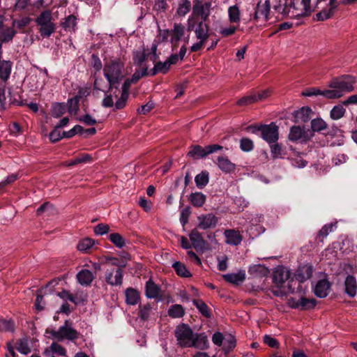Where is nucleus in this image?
<instances>
[{
  "label": "nucleus",
  "mask_w": 357,
  "mask_h": 357,
  "mask_svg": "<svg viewBox=\"0 0 357 357\" xmlns=\"http://www.w3.org/2000/svg\"><path fill=\"white\" fill-rule=\"evenodd\" d=\"M124 63L119 59H111L105 63L104 76L109 83V90L112 91L115 84H119L124 78L123 71Z\"/></svg>",
  "instance_id": "nucleus-1"
},
{
  "label": "nucleus",
  "mask_w": 357,
  "mask_h": 357,
  "mask_svg": "<svg viewBox=\"0 0 357 357\" xmlns=\"http://www.w3.org/2000/svg\"><path fill=\"white\" fill-rule=\"evenodd\" d=\"M245 130L252 134L259 135L268 144L277 142L279 139V128L274 122L270 124H251Z\"/></svg>",
  "instance_id": "nucleus-2"
},
{
  "label": "nucleus",
  "mask_w": 357,
  "mask_h": 357,
  "mask_svg": "<svg viewBox=\"0 0 357 357\" xmlns=\"http://www.w3.org/2000/svg\"><path fill=\"white\" fill-rule=\"evenodd\" d=\"M271 9V4L269 0H266L264 3L261 1L258 2L255 6V4H249L246 8L248 13L247 16L243 14V20L245 24H248L252 21L257 22L261 17H264L265 21L269 20L268 15Z\"/></svg>",
  "instance_id": "nucleus-3"
},
{
  "label": "nucleus",
  "mask_w": 357,
  "mask_h": 357,
  "mask_svg": "<svg viewBox=\"0 0 357 357\" xmlns=\"http://www.w3.org/2000/svg\"><path fill=\"white\" fill-rule=\"evenodd\" d=\"M45 333L50 334L52 339L56 340L58 342H62L64 340L74 342L79 337V333L72 327V322L68 319L57 331L47 328L45 330Z\"/></svg>",
  "instance_id": "nucleus-4"
},
{
  "label": "nucleus",
  "mask_w": 357,
  "mask_h": 357,
  "mask_svg": "<svg viewBox=\"0 0 357 357\" xmlns=\"http://www.w3.org/2000/svg\"><path fill=\"white\" fill-rule=\"evenodd\" d=\"M35 22L40 26L38 32L43 38L50 37L55 32L56 24L52 22V15L50 10L41 12Z\"/></svg>",
  "instance_id": "nucleus-5"
},
{
  "label": "nucleus",
  "mask_w": 357,
  "mask_h": 357,
  "mask_svg": "<svg viewBox=\"0 0 357 357\" xmlns=\"http://www.w3.org/2000/svg\"><path fill=\"white\" fill-rule=\"evenodd\" d=\"M354 83L355 78L353 76L345 75L339 77H333L329 82L328 86L339 91L342 96L344 93L354 91L353 84Z\"/></svg>",
  "instance_id": "nucleus-6"
},
{
  "label": "nucleus",
  "mask_w": 357,
  "mask_h": 357,
  "mask_svg": "<svg viewBox=\"0 0 357 357\" xmlns=\"http://www.w3.org/2000/svg\"><path fill=\"white\" fill-rule=\"evenodd\" d=\"M194 333L191 328L186 324L178 325L175 330V337L181 347H191Z\"/></svg>",
  "instance_id": "nucleus-7"
},
{
  "label": "nucleus",
  "mask_w": 357,
  "mask_h": 357,
  "mask_svg": "<svg viewBox=\"0 0 357 357\" xmlns=\"http://www.w3.org/2000/svg\"><path fill=\"white\" fill-rule=\"evenodd\" d=\"M290 276L291 273L289 270L282 266H278L273 272V283L276 287L281 288Z\"/></svg>",
  "instance_id": "nucleus-8"
},
{
  "label": "nucleus",
  "mask_w": 357,
  "mask_h": 357,
  "mask_svg": "<svg viewBox=\"0 0 357 357\" xmlns=\"http://www.w3.org/2000/svg\"><path fill=\"white\" fill-rule=\"evenodd\" d=\"M198 225L196 228L206 230L216 227L218 219L213 213L202 214L197 217Z\"/></svg>",
  "instance_id": "nucleus-9"
},
{
  "label": "nucleus",
  "mask_w": 357,
  "mask_h": 357,
  "mask_svg": "<svg viewBox=\"0 0 357 357\" xmlns=\"http://www.w3.org/2000/svg\"><path fill=\"white\" fill-rule=\"evenodd\" d=\"M270 94V91L268 90H264L261 92L253 93L248 96H244L239 99L237 101V105L238 106H245L254 102H257L258 100H262L266 98Z\"/></svg>",
  "instance_id": "nucleus-10"
},
{
  "label": "nucleus",
  "mask_w": 357,
  "mask_h": 357,
  "mask_svg": "<svg viewBox=\"0 0 357 357\" xmlns=\"http://www.w3.org/2000/svg\"><path fill=\"white\" fill-rule=\"evenodd\" d=\"M332 284L327 278L321 279L316 283L313 291L316 296L320 298H326L330 291Z\"/></svg>",
  "instance_id": "nucleus-11"
},
{
  "label": "nucleus",
  "mask_w": 357,
  "mask_h": 357,
  "mask_svg": "<svg viewBox=\"0 0 357 357\" xmlns=\"http://www.w3.org/2000/svg\"><path fill=\"white\" fill-rule=\"evenodd\" d=\"M190 240L192 247L197 251H204L207 245V242L202 236L197 228L193 229L189 234Z\"/></svg>",
  "instance_id": "nucleus-12"
},
{
  "label": "nucleus",
  "mask_w": 357,
  "mask_h": 357,
  "mask_svg": "<svg viewBox=\"0 0 357 357\" xmlns=\"http://www.w3.org/2000/svg\"><path fill=\"white\" fill-rule=\"evenodd\" d=\"M204 350L209 347V342L207 336L204 333H197L193 336L192 341L191 342V347Z\"/></svg>",
  "instance_id": "nucleus-13"
},
{
  "label": "nucleus",
  "mask_w": 357,
  "mask_h": 357,
  "mask_svg": "<svg viewBox=\"0 0 357 357\" xmlns=\"http://www.w3.org/2000/svg\"><path fill=\"white\" fill-rule=\"evenodd\" d=\"M344 292L351 298H354L357 292V282L354 275H349L344 281Z\"/></svg>",
  "instance_id": "nucleus-14"
},
{
  "label": "nucleus",
  "mask_w": 357,
  "mask_h": 357,
  "mask_svg": "<svg viewBox=\"0 0 357 357\" xmlns=\"http://www.w3.org/2000/svg\"><path fill=\"white\" fill-rule=\"evenodd\" d=\"M217 165L218 167L226 174L234 172L236 169V165L231 162L227 157H218Z\"/></svg>",
  "instance_id": "nucleus-15"
},
{
  "label": "nucleus",
  "mask_w": 357,
  "mask_h": 357,
  "mask_svg": "<svg viewBox=\"0 0 357 357\" xmlns=\"http://www.w3.org/2000/svg\"><path fill=\"white\" fill-rule=\"evenodd\" d=\"M225 236L226 237V243L228 245H238L243 240V237L239 231L234 229L225 230Z\"/></svg>",
  "instance_id": "nucleus-16"
},
{
  "label": "nucleus",
  "mask_w": 357,
  "mask_h": 357,
  "mask_svg": "<svg viewBox=\"0 0 357 357\" xmlns=\"http://www.w3.org/2000/svg\"><path fill=\"white\" fill-rule=\"evenodd\" d=\"M313 136V134L310 135V137L307 136V133L303 131L300 126H292L290 129V132L289 134V139L291 141L296 142L300 139H303L304 140H308L311 137Z\"/></svg>",
  "instance_id": "nucleus-17"
},
{
  "label": "nucleus",
  "mask_w": 357,
  "mask_h": 357,
  "mask_svg": "<svg viewBox=\"0 0 357 357\" xmlns=\"http://www.w3.org/2000/svg\"><path fill=\"white\" fill-rule=\"evenodd\" d=\"M312 109L308 107H303L298 110L294 111V116L296 123H306L310 119Z\"/></svg>",
  "instance_id": "nucleus-18"
},
{
  "label": "nucleus",
  "mask_w": 357,
  "mask_h": 357,
  "mask_svg": "<svg viewBox=\"0 0 357 357\" xmlns=\"http://www.w3.org/2000/svg\"><path fill=\"white\" fill-rule=\"evenodd\" d=\"M250 275L256 278L266 277L270 273L269 269L264 265L253 264L248 268Z\"/></svg>",
  "instance_id": "nucleus-19"
},
{
  "label": "nucleus",
  "mask_w": 357,
  "mask_h": 357,
  "mask_svg": "<svg viewBox=\"0 0 357 357\" xmlns=\"http://www.w3.org/2000/svg\"><path fill=\"white\" fill-rule=\"evenodd\" d=\"M188 201L197 208L202 207L206 201V195L201 192H192L188 197Z\"/></svg>",
  "instance_id": "nucleus-20"
},
{
  "label": "nucleus",
  "mask_w": 357,
  "mask_h": 357,
  "mask_svg": "<svg viewBox=\"0 0 357 357\" xmlns=\"http://www.w3.org/2000/svg\"><path fill=\"white\" fill-rule=\"evenodd\" d=\"M78 282L83 286H89L93 280L92 272L88 269H82L77 274Z\"/></svg>",
  "instance_id": "nucleus-21"
},
{
  "label": "nucleus",
  "mask_w": 357,
  "mask_h": 357,
  "mask_svg": "<svg viewBox=\"0 0 357 357\" xmlns=\"http://www.w3.org/2000/svg\"><path fill=\"white\" fill-rule=\"evenodd\" d=\"M13 63L9 60H3L0 63V79L3 82H7L10 78Z\"/></svg>",
  "instance_id": "nucleus-22"
},
{
  "label": "nucleus",
  "mask_w": 357,
  "mask_h": 357,
  "mask_svg": "<svg viewBox=\"0 0 357 357\" xmlns=\"http://www.w3.org/2000/svg\"><path fill=\"white\" fill-rule=\"evenodd\" d=\"M160 293V288L151 280L146 283V296L149 298H158Z\"/></svg>",
  "instance_id": "nucleus-23"
},
{
  "label": "nucleus",
  "mask_w": 357,
  "mask_h": 357,
  "mask_svg": "<svg viewBox=\"0 0 357 357\" xmlns=\"http://www.w3.org/2000/svg\"><path fill=\"white\" fill-rule=\"evenodd\" d=\"M222 277L229 283L238 284L239 282H243L245 280V273L243 271H240L237 273L225 274Z\"/></svg>",
  "instance_id": "nucleus-24"
},
{
  "label": "nucleus",
  "mask_w": 357,
  "mask_h": 357,
  "mask_svg": "<svg viewBox=\"0 0 357 357\" xmlns=\"http://www.w3.org/2000/svg\"><path fill=\"white\" fill-rule=\"evenodd\" d=\"M208 31L209 26L207 23L198 22L195 29L197 38L206 41L209 36Z\"/></svg>",
  "instance_id": "nucleus-25"
},
{
  "label": "nucleus",
  "mask_w": 357,
  "mask_h": 357,
  "mask_svg": "<svg viewBox=\"0 0 357 357\" xmlns=\"http://www.w3.org/2000/svg\"><path fill=\"white\" fill-rule=\"evenodd\" d=\"M125 296L126 303L130 305H136L140 298L139 292L132 287L126 289Z\"/></svg>",
  "instance_id": "nucleus-26"
},
{
  "label": "nucleus",
  "mask_w": 357,
  "mask_h": 357,
  "mask_svg": "<svg viewBox=\"0 0 357 357\" xmlns=\"http://www.w3.org/2000/svg\"><path fill=\"white\" fill-rule=\"evenodd\" d=\"M184 33V26L181 24L175 23L174 25V29L170 31V34H172V38L170 40L171 43H178Z\"/></svg>",
  "instance_id": "nucleus-27"
},
{
  "label": "nucleus",
  "mask_w": 357,
  "mask_h": 357,
  "mask_svg": "<svg viewBox=\"0 0 357 357\" xmlns=\"http://www.w3.org/2000/svg\"><path fill=\"white\" fill-rule=\"evenodd\" d=\"M206 149L200 145H192L188 155L194 159H200L207 156Z\"/></svg>",
  "instance_id": "nucleus-28"
},
{
  "label": "nucleus",
  "mask_w": 357,
  "mask_h": 357,
  "mask_svg": "<svg viewBox=\"0 0 357 357\" xmlns=\"http://www.w3.org/2000/svg\"><path fill=\"white\" fill-rule=\"evenodd\" d=\"M301 4L303 6V10L300 13L293 14L290 16L291 18L300 19L311 15L314 11L311 8V0H301Z\"/></svg>",
  "instance_id": "nucleus-29"
},
{
  "label": "nucleus",
  "mask_w": 357,
  "mask_h": 357,
  "mask_svg": "<svg viewBox=\"0 0 357 357\" xmlns=\"http://www.w3.org/2000/svg\"><path fill=\"white\" fill-rule=\"evenodd\" d=\"M195 182L198 189H204L209 182V173L206 170L201 172L195 178Z\"/></svg>",
  "instance_id": "nucleus-30"
},
{
  "label": "nucleus",
  "mask_w": 357,
  "mask_h": 357,
  "mask_svg": "<svg viewBox=\"0 0 357 357\" xmlns=\"http://www.w3.org/2000/svg\"><path fill=\"white\" fill-rule=\"evenodd\" d=\"M67 106L64 102H54L51 106V114L54 118H60L66 112Z\"/></svg>",
  "instance_id": "nucleus-31"
},
{
  "label": "nucleus",
  "mask_w": 357,
  "mask_h": 357,
  "mask_svg": "<svg viewBox=\"0 0 357 357\" xmlns=\"http://www.w3.org/2000/svg\"><path fill=\"white\" fill-rule=\"evenodd\" d=\"M64 22H61L63 29L66 31L75 32L77 26V18L74 15H70L65 17Z\"/></svg>",
  "instance_id": "nucleus-32"
},
{
  "label": "nucleus",
  "mask_w": 357,
  "mask_h": 357,
  "mask_svg": "<svg viewBox=\"0 0 357 357\" xmlns=\"http://www.w3.org/2000/svg\"><path fill=\"white\" fill-rule=\"evenodd\" d=\"M192 303L204 317L206 318H210L211 317L210 308L202 299H194Z\"/></svg>",
  "instance_id": "nucleus-33"
},
{
  "label": "nucleus",
  "mask_w": 357,
  "mask_h": 357,
  "mask_svg": "<svg viewBox=\"0 0 357 357\" xmlns=\"http://www.w3.org/2000/svg\"><path fill=\"white\" fill-rule=\"evenodd\" d=\"M172 268L176 273L181 278H190L192 276L191 273L187 269L184 264L181 261H176L172 264Z\"/></svg>",
  "instance_id": "nucleus-34"
},
{
  "label": "nucleus",
  "mask_w": 357,
  "mask_h": 357,
  "mask_svg": "<svg viewBox=\"0 0 357 357\" xmlns=\"http://www.w3.org/2000/svg\"><path fill=\"white\" fill-rule=\"evenodd\" d=\"M167 313L172 318H181L185 314V309L180 304H174L169 307Z\"/></svg>",
  "instance_id": "nucleus-35"
},
{
  "label": "nucleus",
  "mask_w": 357,
  "mask_h": 357,
  "mask_svg": "<svg viewBox=\"0 0 357 357\" xmlns=\"http://www.w3.org/2000/svg\"><path fill=\"white\" fill-rule=\"evenodd\" d=\"M17 33V31L11 27L2 30L0 33V41L3 43L11 42Z\"/></svg>",
  "instance_id": "nucleus-36"
},
{
  "label": "nucleus",
  "mask_w": 357,
  "mask_h": 357,
  "mask_svg": "<svg viewBox=\"0 0 357 357\" xmlns=\"http://www.w3.org/2000/svg\"><path fill=\"white\" fill-rule=\"evenodd\" d=\"M228 16L231 23H238L241 21V11L237 5L229 7Z\"/></svg>",
  "instance_id": "nucleus-37"
},
{
  "label": "nucleus",
  "mask_w": 357,
  "mask_h": 357,
  "mask_svg": "<svg viewBox=\"0 0 357 357\" xmlns=\"http://www.w3.org/2000/svg\"><path fill=\"white\" fill-rule=\"evenodd\" d=\"M149 54L145 52V49L142 51H134L132 54V60L134 63L139 66L142 67L143 63L148 59Z\"/></svg>",
  "instance_id": "nucleus-38"
},
{
  "label": "nucleus",
  "mask_w": 357,
  "mask_h": 357,
  "mask_svg": "<svg viewBox=\"0 0 357 357\" xmlns=\"http://www.w3.org/2000/svg\"><path fill=\"white\" fill-rule=\"evenodd\" d=\"M317 304L315 298H307L301 297L299 299V305H301V310H309L314 309Z\"/></svg>",
  "instance_id": "nucleus-39"
},
{
  "label": "nucleus",
  "mask_w": 357,
  "mask_h": 357,
  "mask_svg": "<svg viewBox=\"0 0 357 357\" xmlns=\"http://www.w3.org/2000/svg\"><path fill=\"white\" fill-rule=\"evenodd\" d=\"M16 349L22 354L26 355L29 354L31 350L29 346L28 341L26 339L20 338L16 341Z\"/></svg>",
  "instance_id": "nucleus-40"
},
{
  "label": "nucleus",
  "mask_w": 357,
  "mask_h": 357,
  "mask_svg": "<svg viewBox=\"0 0 357 357\" xmlns=\"http://www.w3.org/2000/svg\"><path fill=\"white\" fill-rule=\"evenodd\" d=\"M66 105L70 114H76L79 110V100L78 98L74 96L71 98H68Z\"/></svg>",
  "instance_id": "nucleus-41"
},
{
  "label": "nucleus",
  "mask_w": 357,
  "mask_h": 357,
  "mask_svg": "<svg viewBox=\"0 0 357 357\" xmlns=\"http://www.w3.org/2000/svg\"><path fill=\"white\" fill-rule=\"evenodd\" d=\"M271 147V154L273 158H282L286 154L285 149L278 142L269 144Z\"/></svg>",
  "instance_id": "nucleus-42"
},
{
  "label": "nucleus",
  "mask_w": 357,
  "mask_h": 357,
  "mask_svg": "<svg viewBox=\"0 0 357 357\" xmlns=\"http://www.w3.org/2000/svg\"><path fill=\"white\" fill-rule=\"evenodd\" d=\"M191 8V3L189 0H181L176 14L179 16H185Z\"/></svg>",
  "instance_id": "nucleus-43"
},
{
  "label": "nucleus",
  "mask_w": 357,
  "mask_h": 357,
  "mask_svg": "<svg viewBox=\"0 0 357 357\" xmlns=\"http://www.w3.org/2000/svg\"><path fill=\"white\" fill-rule=\"evenodd\" d=\"M326 128L327 123L321 119H314L311 121V128L313 132H321L326 130Z\"/></svg>",
  "instance_id": "nucleus-44"
},
{
  "label": "nucleus",
  "mask_w": 357,
  "mask_h": 357,
  "mask_svg": "<svg viewBox=\"0 0 357 357\" xmlns=\"http://www.w3.org/2000/svg\"><path fill=\"white\" fill-rule=\"evenodd\" d=\"M94 243L95 241L93 239L86 238L78 243L77 248L78 250L82 252H88V250L92 248Z\"/></svg>",
  "instance_id": "nucleus-45"
},
{
  "label": "nucleus",
  "mask_w": 357,
  "mask_h": 357,
  "mask_svg": "<svg viewBox=\"0 0 357 357\" xmlns=\"http://www.w3.org/2000/svg\"><path fill=\"white\" fill-rule=\"evenodd\" d=\"M236 341L235 337L231 335H229L227 338H225L222 344V349L225 353L229 354L236 347Z\"/></svg>",
  "instance_id": "nucleus-46"
},
{
  "label": "nucleus",
  "mask_w": 357,
  "mask_h": 357,
  "mask_svg": "<svg viewBox=\"0 0 357 357\" xmlns=\"http://www.w3.org/2000/svg\"><path fill=\"white\" fill-rule=\"evenodd\" d=\"M337 227V223H330L325 225L319 231L317 238L322 241V239L328 236V234L333 231V227Z\"/></svg>",
  "instance_id": "nucleus-47"
},
{
  "label": "nucleus",
  "mask_w": 357,
  "mask_h": 357,
  "mask_svg": "<svg viewBox=\"0 0 357 357\" xmlns=\"http://www.w3.org/2000/svg\"><path fill=\"white\" fill-rule=\"evenodd\" d=\"M152 309V307L151 304L147 303L146 305H139V313L138 316L139 317L143 320L146 321L149 318L150 316V312Z\"/></svg>",
  "instance_id": "nucleus-48"
},
{
  "label": "nucleus",
  "mask_w": 357,
  "mask_h": 357,
  "mask_svg": "<svg viewBox=\"0 0 357 357\" xmlns=\"http://www.w3.org/2000/svg\"><path fill=\"white\" fill-rule=\"evenodd\" d=\"M109 240L119 248L125 246V240L119 233H112L109 236Z\"/></svg>",
  "instance_id": "nucleus-49"
},
{
  "label": "nucleus",
  "mask_w": 357,
  "mask_h": 357,
  "mask_svg": "<svg viewBox=\"0 0 357 357\" xmlns=\"http://www.w3.org/2000/svg\"><path fill=\"white\" fill-rule=\"evenodd\" d=\"M254 142L248 137H243L240 140V149L244 152H250L254 149Z\"/></svg>",
  "instance_id": "nucleus-50"
},
{
  "label": "nucleus",
  "mask_w": 357,
  "mask_h": 357,
  "mask_svg": "<svg viewBox=\"0 0 357 357\" xmlns=\"http://www.w3.org/2000/svg\"><path fill=\"white\" fill-rule=\"evenodd\" d=\"M334 15V13L331 11L328 8H324L318 13H317L313 20L314 21H324L332 17Z\"/></svg>",
  "instance_id": "nucleus-51"
},
{
  "label": "nucleus",
  "mask_w": 357,
  "mask_h": 357,
  "mask_svg": "<svg viewBox=\"0 0 357 357\" xmlns=\"http://www.w3.org/2000/svg\"><path fill=\"white\" fill-rule=\"evenodd\" d=\"M345 112L346 110L342 105H335L331 111V117L334 120L340 119L344 116Z\"/></svg>",
  "instance_id": "nucleus-52"
},
{
  "label": "nucleus",
  "mask_w": 357,
  "mask_h": 357,
  "mask_svg": "<svg viewBox=\"0 0 357 357\" xmlns=\"http://www.w3.org/2000/svg\"><path fill=\"white\" fill-rule=\"evenodd\" d=\"M193 3L192 15L198 19L199 15L205 11V6L201 0H194Z\"/></svg>",
  "instance_id": "nucleus-53"
},
{
  "label": "nucleus",
  "mask_w": 357,
  "mask_h": 357,
  "mask_svg": "<svg viewBox=\"0 0 357 357\" xmlns=\"http://www.w3.org/2000/svg\"><path fill=\"white\" fill-rule=\"evenodd\" d=\"M56 295L66 302L69 301L74 303L75 305L78 304L76 297L68 290L64 289L60 292H57Z\"/></svg>",
  "instance_id": "nucleus-54"
},
{
  "label": "nucleus",
  "mask_w": 357,
  "mask_h": 357,
  "mask_svg": "<svg viewBox=\"0 0 357 357\" xmlns=\"http://www.w3.org/2000/svg\"><path fill=\"white\" fill-rule=\"evenodd\" d=\"M31 21V19L29 17H22L19 20H14L13 22V25L16 26L19 29H20L21 33H24L26 31L24 28L27 26Z\"/></svg>",
  "instance_id": "nucleus-55"
},
{
  "label": "nucleus",
  "mask_w": 357,
  "mask_h": 357,
  "mask_svg": "<svg viewBox=\"0 0 357 357\" xmlns=\"http://www.w3.org/2000/svg\"><path fill=\"white\" fill-rule=\"evenodd\" d=\"M84 130V128L80 125L75 126L72 129L68 131L63 132V137L66 139H70L78 134L82 136V131Z\"/></svg>",
  "instance_id": "nucleus-56"
},
{
  "label": "nucleus",
  "mask_w": 357,
  "mask_h": 357,
  "mask_svg": "<svg viewBox=\"0 0 357 357\" xmlns=\"http://www.w3.org/2000/svg\"><path fill=\"white\" fill-rule=\"evenodd\" d=\"M321 96L328 99H335L342 97V94L335 89L321 90Z\"/></svg>",
  "instance_id": "nucleus-57"
},
{
  "label": "nucleus",
  "mask_w": 357,
  "mask_h": 357,
  "mask_svg": "<svg viewBox=\"0 0 357 357\" xmlns=\"http://www.w3.org/2000/svg\"><path fill=\"white\" fill-rule=\"evenodd\" d=\"M0 331H14V324L10 320L0 319Z\"/></svg>",
  "instance_id": "nucleus-58"
},
{
  "label": "nucleus",
  "mask_w": 357,
  "mask_h": 357,
  "mask_svg": "<svg viewBox=\"0 0 357 357\" xmlns=\"http://www.w3.org/2000/svg\"><path fill=\"white\" fill-rule=\"evenodd\" d=\"M191 214V208L190 206H186L183 208L180 213V222L184 227L188 222V218Z\"/></svg>",
  "instance_id": "nucleus-59"
},
{
  "label": "nucleus",
  "mask_w": 357,
  "mask_h": 357,
  "mask_svg": "<svg viewBox=\"0 0 357 357\" xmlns=\"http://www.w3.org/2000/svg\"><path fill=\"white\" fill-rule=\"evenodd\" d=\"M51 350L52 353L57 354L59 356H65L66 355V349L58 344L57 342H52L50 346Z\"/></svg>",
  "instance_id": "nucleus-60"
},
{
  "label": "nucleus",
  "mask_w": 357,
  "mask_h": 357,
  "mask_svg": "<svg viewBox=\"0 0 357 357\" xmlns=\"http://www.w3.org/2000/svg\"><path fill=\"white\" fill-rule=\"evenodd\" d=\"M45 302L43 301V296L41 290H38L35 301V307L38 311H42L45 308Z\"/></svg>",
  "instance_id": "nucleus-61"
},
{
  "label": "nucleus",
  "mask_w": 357,
  "mask_h": 357,
  "mask_svg": "<svg viewBox=\"0 0 357 357\" xmlns=\"http://www.w3.org/2000/svg\"><path fill=\"white\" fill-rule=\"evenodd\" d=\"M49 138L52 143H56L60 139L64 138V137H63V133L61 134L59 129L54 127V128L50 132Z\"/></svg>",
  "instance_id": "nucleus-62"
},
{
  "label": "nucleus",
  "mask_w": 357,
  "mask_h": 357,
  "mask_svg": "<svg viewBox=\"0 0 357 357\" xmlns=\"http://www.w3.org/2000/svg\"><path fill=\"white\" fill-rule=\"evenodd\" d=\"M109 231V226L107 224L100 223L94 227V233L96 235L102 236L107 234Z\"/></svg>",
  "instance_id": "nucleus-63"
},
{
  "label": "nucleus",
  "mask_w": 357,
  "mask_h": 357,
  "mask_svg": "<svg viewBox=\"0 0 357 357\" xmlns=\"http://www.w3.org/2000/svg\"><path fill=\"white\" fill-rule=\"evenodd\" d=\"M155 66H156L158 73L163 75L167 74L170 69V66L167 61L164 62L158 61V62H155Z\"/></svg>",
  "instance_id": "nucleus-64"
}]
</instances>
